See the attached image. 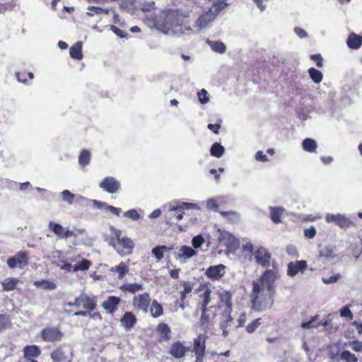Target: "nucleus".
<instances>
[{
	"mask_svg": "<svg viewBox=\"0 0 362 362\" xmlns=\"http://www.w3.org/2000/svg\"><path fill=\"white\" fill-rule=\"evenodd\" d=\"M192 284L188 281L184 282L183 291L181 292L180 300L184 301L187 295L190 293L192 292Z\"/></svg>",
	"mask_w": 362,
	"mask_h": 362,
	"instance_id": "de8ad7c7",
	"label": "nucleus"
},
{
	"mask_svg": "<svg viewBox=\"0 0 362 362\" xmlns=\"http://www.w3.org/2000/svg\"><path fill=\"white\" fill-rule=\"evenodd\" d=\"M304 235L306 238L311 239L315 237L316 235V229L315 227L311 226L309 228H307L304 230Z\"/></svg>",
	"mask_w": 362,
	"mask_h": 362,
	"instance_id": "052dcab7",
	"label": "nucleus"
},
{
	"mask_svg": "<svg viewBox=\"0 0 362 362\" xmlns=\"http://www.w3.org/2000/svg\"><path fill=\"white\" fill-rule=\"evenodd\" d=\"M120 302V298L110 296L102 303V307L107 313L112 314L117 310Z\"/></svg>",
	"mask_w": 362,
	"mask_h": 362,
	"instance_id": "a211bd4d",
	"label": "nucleus"
},
{
	"mask_svg": "<svg viewBox=\"0 0 362 362\" xmlns=\"http://www.w3.org/2000/svg\"><path fill=\"white\" fill-rule=\"evenodd\" d=\"M20 280L14 277H7L1 281L3 291H11L17 288Z\"/></svg>",
	"mask_w": 362,
	"mask_h": 362,
	"instance_id": "412c9836",
	"label": "nucleus"
},
{
	"mask_svg": "<svg viewBox=\"0 0 362 362\" xmlns=\"http://www.w3.org/2000/svg\"><path fill=\"white\" fill-rule=\"evenodd\" d=\"M320 256L326 259H332L335 257L334 250L332 247L326 246L322 247L319 251Z\"/></svg>",
	"mask_w": 362,
	"mask_h": 362,
	"instance_id": "f704fd0d",
	"label": "nucleus"
},
{
	"mask_svg": "<svg viewBox=\"0 0 362 362\" xmlns=\"http://www.w3.org/2000/svg\"><path fill=\"white\" fill-rule=\"evenodd\" d=\"M188 349L182 343L176 342L172 345L170 354L175 358H180L185 355Z\"/></svg>",
	"mask_w": 362,
	"mask_h": 362,
	"instance_id": "6ab92c4d",
	"label": "nucleus"
},
{
	"mask_svg": "<svg viewBox=\"0 0 362 362\" xmlns=\"http://www.w3.org/2000/svg\"><path fill=\"white\" fill-rule=\"evenodd\" d=\"M206 43L213 51L217 53L223 54L226 52V47L222 42L207 40Z\"/></svg>",
	"mask_w": 362,
	"mask_h": 362,
	"instance_id": "393cba45",
	"label": "nucleus"
},
{
	"mask_svg": "<svg viewBox=\"0 0 362 362\" xmlns=\"http://www.w3.org/2000/svg\"><path fill=\"white\" fill-rule=\"evenodd\" d=\"M82 49V42H78L74 45H73L69 50L70 55L72 58L75 59L80 60L82 59L83 55L81 52Z\"/></svg>",
	"mask_w": 362,
	"mask_h": 362,
	"instance_id": "c85d7f7f",
	"label": "nucleus"
},
{
	"mask_svg": "<svg viewBox=\"0 0 362 362\" xmlns=\"http://www.w3.org/2000/svg\"><path fill=\"white\" fill-rule=\"evenodd\" d=\"M221 306L224 307V310L221 316L220 327L222 329V335L226 337L228 335L233 325V318L230 316L232 311L230 297L228 296L223 305H219V307Z\"/></svg>",
	"mask_w": 362,
	"mask_h": 362,
	"instance_id": "20e7f679",
	"label": "nucleus"
},
{
	"mask_svg": "<svg viewBox=\"0 0 362 362\" xmlns=\"http://www.w3.org/2000/svg\"><path fill=\"white\" fill-rule=\"evenodd\" d=\"M110 270L112 272H117L119 279H122L129 271L127 264L124 262H121L116 267H111Z\"/></svg>",
	"mask_w": 362,
	"mask_h": 362,
	"instance_id": "7c9ffc66",
	"label": "nucleus"
},
{
	"mask_svg": "<svg viewBox=\"0 0 362 362\" xmlns=\"http://www.w3.org/2000/svg\"><path fill=\"white\" fill-rule=\"evenodd\" d=\"M226 272V267L223 264H218L209 267L205 272V275L210 279L215 281L223 277Z\"/></svg>",
	"mask_w": 362,
	"mask_h": 362,
	"instance_id": "4468645a",
	"label": "nucleus"
},
{
	"mask_svg": "<svg viewBox=\"0 0 362 362\" xmlns=\"http://www.w3.org/2000/svg\"><path fill=\"white\" fill-rule=\"evenodd\" d=\"M270 216L272 220L275 223H279L281 221V216L284 211L282 207H270Z\"/></svg>",
	"mask_w": 362,
	"mask_h": 362,
	"instance_id": "bb28decb",
	"label": "nucleus"
},
{
	"mask_svg": "<svg viewBox=\"0 0 362 362\" xmlns=\"http://www.w3.org/2000/svg\"><path fill=\"white\" fill-rule=\"evenodd\" d=\"M255 159L262 162H267L268 160V158L267 155L264 154L262 151H259L257 152L255 155Z\"/></svg>",
	"mask_w": 362,
	"mask_h": 362,
	"instance_id": "69168bd1",
	"label": "nucleus"
},
{
	"mask_svg": "<svg viewBox=\"0 0 362 362\" xmlns=\"http://www.w3.org/2000/svg\"><path fill=\"white\" fill-rule=\"evenodd\" d=\"M24 356L27 359L37 358L40 356L41 351L36 345L26 346L23 349Z\"/></svg>",
	"mask_w": 362,
	"mask_h": 362,
	"instance_id": "4be33fe9",
	"label": "nucleus"
},
{
	"mask_svg": "<svg viewBox=\"0 0 362 362\" xmlns=\"http://www.w3.org/2000/svg\"><path fill=\"white\" fill-rule=\"evenodd\" d=\"M208 337L205 334H200L197 339H194L193 350L196 356L195 362H203V358L206 349V341Z\"/></svg>",
	"mask_w": 362,
	"mask_h": 362,
	"instance_id": "0eeeda50",
	"label": "nucleus"
},
{
	"mask_svg": "<svg viewBox=\"0 0 362 362\" xmlns=\"http://www.w3.org/2000/svg\"><path fill=\"white\" fill-rule=\"evenodd\" d=\"M150 313L153 317H158L163 315V307L156 300L152 301Z\"/></svg>",
	"mask_w": 362,
	"mask_h": 362,
	"instance_id": "c756f323",
	"label": "nucleus"
},
{
	"mask_svg": "<svg viewBox=\"0 0 362 362\" xmlns=\"http://www.w3.org/2000/svg\"><path fill=\"white\" fill-rule=\"evenodd\" d=\"M308 73L310 75V77L312 78V80L315 83H319L322 80V74L320 71L315 69V68H310L308 69Z\"/></svg>",
	"mask_w": 362,
	"mask_h": 362,
	"instance_id": "e433bc0d",
	"label": "nucleus"
},
{
	"mask_svg": "<svg viewBox=\"0 0 362 362\" xmlns=\"http://www.w3.org/2000/svg\"><path fill=\"white\" fill-rule=\"evenodd\" d=\"M261 325V318H257L253 320L251 323L247 325L246 331L248 333H252Z\"/></svg>",
	"mask_w": 362,
	"mask_h": 362,
	"instance_id": "8fccbe9b",
	"label": "nucleus"
},
{
	"mask_svg": "<svg viewBox=\"0 0 362 362\" xmlns=\"http://www.w3.org/2000/svg\"><path fill=\"white\" fill-rule=\"evenodd\" d=\"M318 318V315H315L314 317H313L310 320L307 321V322H303L301 323V327L302 328L305 329H310L312 327H318L321 324H317V325H314V322H315Z\"/></svg>",
	"mask_w": 362,
	"mask_h": 362,
	"instance_id": "09e8293b",
	"label": "nucleus"
},
{
	"mask_svg": "<svg viewBox=\"0 0 362 362\" xmlns=\"http://www.w3.org/2000/svg\"><path fill=\"white\" fill-rule=\"evenodd\" d=\"M157 329L159 332L165 336H167L170 332L169 327L165 323L159 324L158 325Z\"/></svg>",
	"mask_w": 362,
	"mask_h": 362,
	"instance_id": "bf43d9fd",
	"label": "nucleus"
},
{
	"mask_svg": "<svg viewBox=\"0 0 362 362\" xmlns=\"http://www.w3.org/2000/svg\"><path fill=\"white\" fill-rule=\"evenodd\" d=\"M279 278L277 270L267 269L258 280L252 281V290L250 294L252 309L262 312L272 305L274 293V284Z\"/></svg>",
	"mask_w": 362,
	"mask_h": 362,
	"instance_id": "f257e3e1",
	"label": "nucleus"
},
{
	"mask_svg": "<svg viewBox=\"0 0 362 362\" xmlns=\"http://www.w3.org/2000/svg\"><path fill=\"white\" fill-rule=\"evenodd\" d=\"M88 11L87 12V15H88L89 16H93L95 14L100 15L103 13L107 14L110 11V10L108 9H104L97 6H89L88 8Z\"/></svg>",
	"mask_w": 362,
	"mask_h": 362,
	"instance_id": "79ce46f5",
	"label": "nucleus"
},
{
	"mask_svg": "<svg viewBox=\"0 0 362 362\" xmlns=\"http://www.w3.org/2000/svg\"><path fill=\"white\" fill-rule=\"evenodd\" d=\"M362 45V37L355 33H351L347 39V45L349 48L356 49Z\"/></svg>",
	"mask_w": 362,
	"mask_h": 362,
	"instance_id": "b1692460",
	"label": "nucleus"
},
{
	"mask_svg": "<svg viewBox=\"0 0 362 362\" xmlns=\"http://www.w3.org/2000/svg\"><path fill=\"white\" fill-rule=\"evenodd\" d=\"M218 241L220 245L227 247L230 250H234L239 247V241L235 236L220 228L217 229Z\"/></svg>",
	"mask_w": 362,
	"mask_h": 362,
	"instance_id": "39448f33",
	"label": "nucleus"
},
{
	"mask_svg": "<svg viewBox=\"0 0 362 362\" xmlns=\"http://www.w3.org/2000/svg\"><path fill=\"white\" fill-rule=\"evenodd\" d=\"M121 325L125 329H130L136 322L135 315L131 312H126L120 320Z\"/></svg>",
	"mask_w": 362,
	"mask_h": 362,
	"instance_id": "aec40b11",
	"label": "nucleus"
},
{
	"mask_svg": "<svg viewBox=\"0 0 362 362\" xmlns=\"http://www.w3.org/2000/svg\"><path fill=\"white\" fill-rule=\"evenodd\" d=\"M8 322L9 320L7 316L5 315H0V330L4 329Z\"/></svg>",
	"mask_w": 362,
	"mask_h": 362,
	"instance_id": "0e129e2a",
	"label": "nucleus"
},
{
	"mask_svg": "<svg viewBox=\"0 0 362 362\" xmlns=\"http://www.w3.org/2000/svg\"><path fill=\"white\" fill-rule=\"evenodd\" d=\"M189 203L187 202H171L169 204V219H173V212H177L176 218L181 220L183 217V211L189 209Z\"/></svg>",
	"mask_w": 362,
	"mask_h": 362,
	"instance_id": "9b49d317",
	"label": "nucleus"
},
{
	"mask_svg": "<svg viewBox=\"0 0 362 362\" xmlns=\"http://www.w3.org/2000/svg\"><path fill=\"white\" fill-rule=\"evenodd\" d=\"M110 30L115 34L117 35L118 37H125V34L124 33L120 30L119 28H118L117 27L115 26V25H111L110 26Z\"/></svg>",
	"mask_w": 362,
	"mask_h": 362,
	"instance_id": "338daca9",
	"label": "nucleus"
},
{
	"mask_svg": "<svg viewBox=\"0 0 362 362\" xmlns=\"http://www.w3.org/2000/svg\"><path fill=\"white\" fill-rule=\"evenodd\" d=\"M349 346L356 352H359L362 350V342L358 341H354L349 343Z\"/></svg>",
	"mask_w": 362,
	"mask_h": 362,
	"instance_id": "13d9d810",
	"label": "nucleus"
},
{
	"mask_svg": "<svg viewBox=\"0 0 362 362\" xmlns=\"http://www.w3.org/2000/svg\"><path fill=\"white\" fill-rule=\"evenodd\" d=\"M90 266V262L87 259H83L81 262L75 264L73 266V271H85L87 270Z\"/></svg>",
	"mask_w": 362,
	"mask_h": 362,
	"instance_id": "c03bdc74",
	"label": "nucleus"
},
{
	"mask_svg": "<svg viewBox=\"0 0 362 362\" xmlns=\"http://www.w3.org/2000/svg\"><path fill=\"white\" fill-rule=\"evenodd\" d=\"M51 357L53 361L59 362L64 359L65 356L62 350L57 349L52 353Z\"/></svg>",
	"mask_w": 362,
	"mask_h": 362,
	"instance_id": "5fc2aeb1",
	"label": "nucleus"
},
{
	"mask_svg": "<svg viewBox=\"0 0 362 362\" xmlns=\"http://www.w3.org/2000/svg\"><path fill=\"white\" fill-rule=\"evenodd\" d=\"M68 306H75L80 308L82 306L83 308L93 311L95 308V303L90 297L86 295L81 294L78 298H76L74 302H69L66 303Z\"/></svg>",
	"mask_w": 362,
	"mask_h": 362,
	"instance_id": "1a4fd4ad",
	"label": "nucleus"
},
{
	"mask_svg": "<svg viewBox=\"0 0 362 362\" xmlns=\"http://www.w3.org/2000/svg\"><path fill=\"white\" fill-rule=\"evenodd\" d=\"M99 186L109 193H115L119 188L120 183L113 177H107L100 183Z\"/></svg>",
	"mask_w": 362,
	"mask_h": 362,
	"instance_id": "2eb2a0df",
	"label": "nucleus"
},
{
	"mask_svg": "<svg viewBox=\"0 0 362 362\" xmlns=\"http://www.w3.org/2000/svg\"><path fill=\"white\" fill-rule=\"evenodd\" d=\"M151 303V297L148 293H144L135 296L132 300L133 307L138 310H141L144 313L148 312Z\"/></svg>",
	"mask_w": 362,
	"mask_h": 362,
	"instance_id": "6e6552de",
	"label": "nucleus"
},
{
	"mask_svg": "<svg viewBox=\"0 0 362 362\" xmlns=\"http://www.w3.org/2000/svg\"><path fill=\"white\" fill-rule=\"evenodd\" d=\"M302 147L304 151L315 153L317 147V142L313 139H305L302 142Z\"/></svg>",
	"mask_w": 362,
	"mask_h": 362,
	"instance_id": "cd10ccee",
	"label": "nucleus"
},
{
	"mask_svg": "<svg viewBox=\"0 0 362 362\" xmlns=\"http://www.w3.org/2000/svg\"><path fill=\"white\" fill-rule=\"evenodd\" d=\"M198 98H199V102L202 104H206L209 101V98L208 97V93L204 89H202L198 93Z\"/></svg>",
	"mask_w": 362,
	"mask_h": 362,
	"instance_id": "864d4df0",
	"label": "nucleus"
},
{
	"mask_svg": "<svg viewBox=\"0 0 362 362\" xmlns=\"http://www.w3.org/2000/svg\"><path fill=\"white\" fill-rule=\"evenodd\" d=\"M117 243L118 245H122L125 250H127V252L119 251V253L121 255L131 253L134 246L133 241L127 236L122 237V238L119 240V241L117 242Z\"/></svg>",
	"mask_w": 362,
	"mask_h": 362,
	"instance_id": "5701e85b",
	"label": "nucleus"
},
{
	"mask_svg": "<svg viewBox=\"0 0 362 362\" xmlns=\"http://www.w3.org/2000/svg\"><path fill=\"white\" fill-rule=\"evenodd\" d=\"M226 4L223 6V3L218 4H214L211 7L208 11L202 14L196 21L194 29L190 25L185 26V30L188 32V34H197L203 29L209 26L211 22L216 18L220 10L223 8Z\"/></svg>",
	"mask_w": 362,
	"mask_h": 362,
	"instance_id": "7ed1b4c3",
	"label": "nucleus"
},
{
	"mask_svg": "<svg viewBox=\"0 0 362 362\" xmlns=\"http://www.w3.org/2000/svg\"><path fill=\"white\" fill-rule=\"evenodd\" d=\"M110 229L114 233V235L117 239V242H119V240H121L122 238V231L120 230L115 228L114 226H110Z\"/></svg>",
	"mask_w": 362,
	"mask_h": 362,
	"instance_id": "774afa93",
	"label": "nucleus"
},
{
	"mask_svg": "<svg viewBox=\"0 0 362 362\" xmlns=\"http://www.w3.org/2000/svg\"><path fill=\"white\" fill-rule=\"evenodd\" d=\"M204 238L199 235L192 238V244L194 248H199L204 244Z\"/></svg>",
	"mask_w": 362,
	"mask_h": 362,
	"instance_id": "603ef678",
	"label": "nucleus"
},
{
	"mask_svg": "<svg viewBox=\"0 0 362 362\" xmlns=\"http://www.w3.org/2000/svg\"><path fill=\"white\" fill-rule=\"evenodd\" d=\"M7 265L11 269H23L28 264V254L25 251L18 252L7 259Z\"/></svg>",
	"mask_w": 362,
	"mask_h": 362,
	"instance_id": "423d86ee",
	"label": "nucleus"
},
{
	"mask_svg": "<svg viewBox=\"0 0 362 362\" xmlns=\"http://www.w3.org/2000/svg\"><path fill=\"white\" fill-rule=\"evenodd\" d=\"M41 337L44 341H59L62 337V334L58 329L49 327L42 329Z\"/></svg>",
	"mask_w": 362,
	"mask_h": 362,
	"instance_id": "f3484780",
	"label": "nucleus"
},
{
	"mask_svg": "<svg viewBox=\"0 0 362 362\" xmlns=\"http://www.w3.org/2000/svg\"><path fill=\"white\" fill-rule=\"evenodd\" d=\"M120 288L122 291L135 293L143 290V285L141 284H125Z\"/></svg>",
	"mask_w": 362,
	"mask_h": 362,
	"instance_id": "2f4dec72",
	"label": "nucleus"
},
{
	"mask_svg": "<svg viewBox=\"0 0 362 362\" xmlns=\"http://www.w3.org/2000/svg\"><path fill=\"white\" fill-rule=\"evenodd\" d=\"M202 315L200 317V327L204 332H207L209 315L207 314V310H202Z\"/></svg>",
	"mask_w": 362,
	"mask_h": 362,
	"instance_id": "ea45409f",
	"label": "nucleus"
},
{
	"mask_svg": "<svg viewBox=\"0 0 362 362\" xmlns=\"http://www.w3.org/2000/svg\"><path fill=\"white\" fill-rule=\"evenodd\" d=\"M342 362H358V358L349 351H343L339 355Z\"/></svg>",
	"mask_w": 362,
	"mask_h": 362,
	"instance_id": "c9c22d12",
	"label": "nucleus"
},
{
	"mask_svg": "<svg viewBox=\"0 0 362 362\" xmlns=\"http://www.w3.org/2000/svg\"><path fill=\"white\" fill-rule=\"evenodd\" d=\"M243 252L245 254V256H249V259L251 260L252 257V252H253V245L252 244L247 241L243 245L242 247Z\"/></svg>",
	"mask_w": 362,
	"mask_h": 362,
	"instance_id": "49530a36",
	"label": "nucleus"
},
{
	"mask_svg": "<svg viewBox=\"0 0 362 362\" xmlns=\"http://www.w3.org/2000/svg\"><path fill=\"white\" fill-rule=\"evenodd\" d=\"M307 266L305 260L291 262L288 264L287 274L293 277L298 273L303 274Z\"/></svg>",
	"mask_w": 362,
	"mask_h": 362,
	"instance_id": "dca6fc26",
	"label": "nucleus"
},
{
	"mask_svg": "<svg viewBox=\"0 0 362 362\" xmlns=\"http://www.w3.org/2000/svg\"><path fill=\"white\" fill-rule=\"evenodd\" d=\"M255 259L256 262L263 267H267L269 266L271 260V255L268 250L260 246L258 247L254 252Z\"/></svg>",
	"mask_w": 362,
	"mask_h": 362,
	"instance_id": "9d476101",
	"label": "nucleus"
},
{
	"mask_svg": "<svg viewBox=\"0 0 362 362\" xmlns=\"http://www.w3.org/2000/svg\"><path fill=\"white\" fill-rule=\"evenodd\" d=\"M34 285L37 287H42L44 289L47 290H54L57 288V285L54 282L47 280L36 281Z\"/></svg>",
	"mask_w": 362,
	"mask_h": 362,
	"instance_id": "4c0bfd02",
	"label": "nucleus"
},
{
	"mask_svg": "<svg viewBox=\"0 0 362 362\" xmlns=\"http://www.w3.org/2000/svg\"><path fill=\"white\" fill-rule=\"evenodd\" d=\"M325 221L328 223H334L341 228L348 227L352 224V222L348 218L341 214H327L325 216Z\"/></svg>",
	"mask_w": 362,
	"mask_h": 362,
	"instance_id": "f8f14e48",
	"label": "nucleus"
},
{
	"mask_svg": "<svg viewBox=\"0 0 362 362\" xmlns=\"http://www.w3.org/2000/svg\"><path fill=\"white\" fill-rule=\"evenodd\" d=\"M90 160V154L87 150H83L78 157V163L81 165H87Z\"/></svg>",
	"mask_w": 362,
	"mask_h": 362,
	"instance_id": "a19ab883",
	"label": "nucleus"
},
{
	"mask_svg": "<svg viewBox=\"0 0 362 362\" xmlns=\"http://www.w3.org/2000/svg\"><path fill=\"white\" fill-rule=\"evenodd\" d=\"M225 152V148L219 143H214L210 150L211 155L212 156L220 158L223 156Z\"/></svg>",
	"mask_w": 362,
	"mask_h": 362,
	"instance_id": "473e14b6",
	"label": "nucleus"
},
{
	"mask_svg": "<svg viewBox=\"0 0 362 362\" xmlns=\"http://www.w3.org/2000/svg\"><path fill=\"white\" fill-rule=\"evenodd\" d=\"M197 252L191 247L182 245L180 247L175 258L180 264H185L190 258L195 256Z\"/></svg>",
	"mask_w": 362,
	"mask_h": 362,
	"instance_id": "ddd939ff",
	"label": "nucleus"
},
{
	"mask_svg": "<svg viewBox=\"0 0 362 362\" xmlns=\"http://www.w3.org/2000/svg\"><path fill=\"white\" fill-rule=\"evenodd\" d=\"M339 314L341 317H344L349 320L353 319V313L350 310L348 306H344L339 310Z\"/></svg>",
	"mask_w": 362,
	"mask_h": 362,
	"instance_id": "3c124183",
	"label": "nucleus"
},
{
	"mask_svg": "<svg viewBox=\"0 0 362 362\" xmlns=\"http://www.w3.org/2000/svg\"><path fill=\"white\" fill-rule=\"evenodd\" d=\"M105 211L117 216H119L122 211L121 209L116 208L110 205L105 206Z\"/></svg>",
	"mask_w": 362,
	"mask_h": 362,
	"instance_id": "680f3d73",
	"label": "nucleus"
},
{
	"mask_svg": "<svg viewBox=\"0 0 362 362\" xmlns=\"http://www.w3.org/2000/svg\"><path fill=\"white\" fill-rule=\"evenodd\" d=\"M171 250H173L172 247H169L165 245L156 246L152 249L151 252L156 259L157 262H159L164 257V252L170 251Z\"/></svg>",
	"mask_w": 362,
	"mask_h": 362,
	"instance_id": "a878e982",
	"label": "nucleus"
},
{
	"mask_svg": "<svg viewBox=\"0 0 362 362\" xmlns=\"http://www.w3.org/2000/svg\"><path fill=\"white\" fill-rule=\"evenodd\" d=\"M221 199L220 197L208 199L206 202V208L209 210L218 211Z\"/></svg>",
	"mask_w": 362,
	"mask_h": 362,
	"instance_id": "58836bf2",
	"label": "nucleus"
},
{
	"mask_svg": "<svg viewBox=\"0 0 362 362\" xmlns=\"http://www.w3.org/2000/svg\"><path fill=\"white\" fill-rule=\"evenodd\" d=\"M124 216L134 221L138 220L140 217L139 214L135 209H130L124 212Z\"/></svg>",
	"mask_w": 362,
	"mask_h": 362,
	"instance_id": "6e6d98bb",
	"label": "nucleus"
},
{
	"mask_svg": "<svg viewBox=\"0 0 362 362\" xmlns=\"http://www.w3.org/2000/svg\"><path fill=\"white\" fill-rule=\"evenodd\" d=\"M187 17V15L178 10H169L163 13L158 19L153 20V25L165 35L179 37L188 34L185 30L187 25L183 24L184 19Z\"/></svg>",
	"mask_w": 362,
	"mask_h": 362,
	"instance_id": "f03ea898",
	"label": "nucleus"
},
{
	"mask_svg": "<svg viewBox=\"0 0 362 362\" xmlns=\"http://www.w3.org/2000/svg\"><path fill=\"white\" fill-rule=\"evenodd\" d=\"M49 228L52 230L54 234L57 235L59 238H63L64 229L62 225L50 221L49 223Z\"/></svg>",
	"mask_w": 362,
	"mask_h": 362,
	"instance_id": "72a5a7b5",
	"label": "nucleus"
},
{
	"mask_svg": "<svg viewBox=\"0 0 362 362\" xmlns=\"http://www.w3.org/2000/svg\"><path fill=\"white\" fill-rule=\"evenodd\" d=\"M201 298H202V310H207V305L211 301V291L207 288L202 295Z\"/></svg>",
	"mask_w": 362,
	"mask_h": 362,
	"instance_id": "a18cd8bd",
	"label": "nucleus"
},
{
	"mask_svg": "<svg viewBox=\"0 0 362 362\" xmlns=\"http://www.w3.org/2000/svg\"><path fill=\"white\" fill-rule=\"evenodd\" d=\"M339 277V274H337L332 276L329 278H322V281L326 284H332L337 282Z\"/></svg>",
	"mask_w": 362,
	"mask_h": 362,
	"instance_id": "e2e57ef3",
	"label": "nucleus"
},
{
	"mask_svg": "<svg viewBox=\"0 0 362 362\" xmlns=\"http://www.w3.org/2000/svg\"><path fill=\"white\" fill-rule=\"evenodd\" d=\"M221 214L225 217V218H228L232 221H235L238 218V214L235 212V211H228V212H226V211H221Z\"/></svg>",
	"mask_w": 362,
	"mask_h": 362,
	"instance_id": "4d7b16f0",
	"label": "nucleus"
},
{
	"mask_svg": "<svg viewBox=\"0 0 362 362\" xmlns=\"http://www.w3.org/2000/svg\"><path fill=\"white\" fill-rule=\"evenodd\" d=\"M62 199L69 204H73L75 195L68 189H64L61 192Z\"/></svg>",
	"mask_w": 362,
	"mask_h": 362,
	"instance_id": "37998d69",
	"label": "nucleus"
}]
</instances>
